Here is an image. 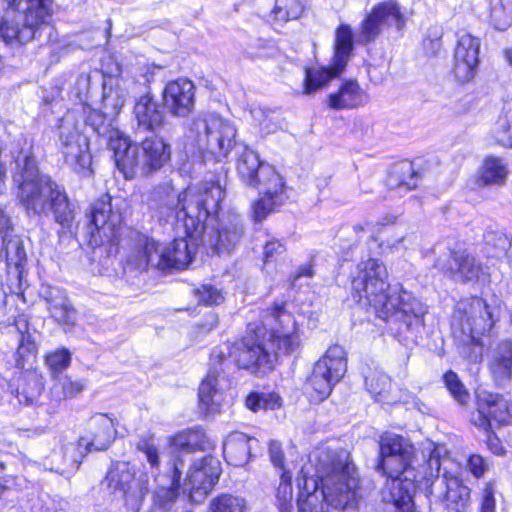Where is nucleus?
Listing matches in <instances>:
<instances>
[{
	"instance_id": "obj_61",
	"label": "nucleus",
	"mask_w": 512,
	"mask_h": 512,
	"mask_svg": "<svg viewBox=\"0 0 512 512\" xmlns=\"http://www.w3.org/2000/svg\"><path fill=\"white\" fill-rule=\"evenodd\" d=\"M401 171L405 174H409V181L401 180L399 182V187L404 188L406 190H411L417 187V175L413 171V168L410 164H407L401 168Z\"/></svg>"
},
{
	"instance_id": "obj_47",
	"label": "nucleus",
	"mask_w": 512,
	"mask_h": 512,
	"mask_svg": "<svg viewBox=\"0 0 512 512\" xmlns=\"http://www.w3.org/2000/svg\"><path fill=\"white\" fill-rule=\"evenodd\" d=\"M137 449L144 455L153 477L155 478V475L161 474L159 471L160 452L155 438L153 436L141 438L137 444Z\"/></svg>"
},
{
	"instance_id": "obj_13",
	"label": "nucleus",
	"mask_w": 512,
	"mask_h": 512,
	"mask_svg": "<svg viewBox=\"0 0 512 512\" xmlns=\"http://www.w3.org/2000/svg\"><path fill=\"white\" fill-rule=\"evenodd\" d=\"M353 32L349 25L341 24L335 32L333 56L329 67L306 69L305 93H313L339 76L353 53Z\"/></svg>"
},
{
	"instance_id": "obj_11",
	"label": "nucleus",
	"mask_w": 512,
	"mask_h": 512,
	"mask_svg": "<svg viewBox=\"0 0 512 512\" xmlns=\"http://www.w3.org/2000/svg\"><path fill=\"white\" fill-rule=\"evenodd\" d=\"M15 327L19 332V344L15 352V364L19 369L25 370V384L17 390V399L24 405L34 404L42 390L43 384L35 371H32L36 362L38 347L33 335L29 331V324L24 316L15 320Z\"/></svg>"
},
{
	"instance_id": "obj_6",
	"label": "nucleus",
	"mask_w": 512,
	"mask_h": 512,
	"mask_svg": "<svg viewBox=\"0 0 512 512\" xmlns=\"http://www.w3.org/2000/svg\"><path fill=\"white\" fill-rule=\"evenodd\" d=\"M154 216L166 223H182L188 237L196 238L206 229L209 216L218 212L225 191L219 182H206L176 192L170 184L154 190Z\"/></svg>"
},
{
	"instance_id": "obj_40",
	"label": "nucleus",
	"mask_w": 512,
	"mask_h": 512,
	"mask_svg": "<svg viewBox=\"0 0 512 512\" xmlns=\"http://www.w3.org/2000/svg\"><path fill=\"white\" fill-rule=\"evenodd\" d=\"M384 235V239L379 243L380 252L383 255L405 251L412 246V236L398 228L387 227Z\"/></svg>"
},
{
	"instance_id": "obj_45",
	"label": "nucleus",
	"mask_w": 512,
	"mask_h": 512,
	"mask_svg": "<svg viewBox=\"0 0 512 512\" xmlns=\"http://www.w3.org/2000/svg\"><path fill=\"white\" fill-rule=\"evenodd\" d=\"M2 245L5 247L8 268L14 266L21 273L27 259L22 240L18 236L12 235L6 239V242H2Z\"/></svg>"
},
{
	"instance_id": "obj_39",
	"label": "nucleus",
	"mask_w": 512,
	"mask_h": 512,
	"mask_svg": "<svg viewBox=\"0 0 512 512\" xmlns=\"http://www.w3.org/2000/svg\"><path fill=\"white\" fill-rule=\"evenodd\" d=\"M491 372L495 380L502 384L508 381L512 375V343L503 342L497 354L490 364Z\"/></svg>"
},
{
	"instance_id": "obj_54",
	"label": "nucleus",
	"mask_w": 512,
	"mask_h": 512,
	"mask_svg": "<svg viewBox=\"0 0 512 512\" xmlns=\"http://www.w3.org/2000/svg\"><path fill=\"white\" fill-rule=\"evenodd\" d=\"M194 294L198 301L205 305H219L224 301L222 291L211 284L201 285L194 290Z\"/></svg>"
},
{
	"instance_id": "obj_23",
	"label": "nucleus",
	"mask_w": 512,
	"mask_h": 512,
	"mask_svg": "<svg viewBox=\"0 0 512 512\" xmlns=\"http://www.w3.org/2000/svg\"><path fill=\"white\" fill-rule=\"evenodd\" d=\"M184 463L176 457L172 463H168L163 474L155 475L157 485L154 492V503L163 511H170L178 498L181 486V474Z\"/></svg>"
},
{
	"instance_id": "obj_35",
	"label": "nucleus",
	"mask_w": 512,
	"mask_h": 512,
	"mask_svg": "<svg viewBox=\"0 0 512 512\" xmlns=\"http://www.w3.org/2000/svg\"><path fill=\"white\" fill-rule=\"evenodd\" d=\"M134 116L138 129L155 131L164 123V114L158 103L149 94L141 96L134 105Z\"/></svg>"
},
{
	"instance_id": "obj_52",
	"label": "nucleus",
	"mask_w": 512,
	"mask_h": 512,
	"mask_svg": "<svg viewBox=\"0 0 512 512\" xmlns=\"http://www.w3.org/2000/svg\"><path fill=\"white\" fill-rule=\"evenodd\" d=\"M443 380L448 391L458 403L465 404L468 402L469 393L455 372H446L443 376Z\"/></svg>"
},
{
	"instance_id": "obj_1",
	"label": "nucleus",
	"mask_w": 512,
	"mask_h": 512,
	"mask_svg": "<svg viewBox=\"0 0 512 512\" xmlns=\"http://www.w3.org/2000/svg\"><path fill=\"white\" fill-rule=\"evenodd\" d=\"M378 468L386 476L381 490L382 501L391 504L393 512H414L413 493L416 483L429 482L438 477L442 463L443 447L430 443L422 451L423 464H419L411 441L401 435L385 433L380 437Z\"/></svg>"
},
{
	"instance_id": "obj_34",
	"label": "nucleus",
	"mask_w": 512,
	"mask_h": 512,
	"mask_svg": "<svg viewBox=\"0 0 512 512\" xmlns=\"http://www.w3.org/2000/svg\"><path fill=\"white\" fill-rule=\"evenodd\" d=\"M169 443L172 448V457L169 463H172L176 457L184 461L182 458L183 453L206 450L210 447L205 432L200 428L181 431L175 436L170 437ZM183 463L185 464V462Z\"/></svg>"
},
{
	"instance_id": "obj_53",
	"label": "nucleus",
	"mask_w": 512,
	"mask_h": 512,
	"mask_svg": "<svg viewBox=\"0 0 512 512\" xmlns=\"http://www.w3.org/2000/svg\"><path fill=\"white\" fill-rule=\"evenodd\" d=\"M70 363L71 354L65 348L57 349L46 356V364L53 375L67 369L70 366Z\"/></svg>"
},
{
	"instance_id": "obj_18",
	"label": "nucleus",
	"mask_w": 512,
	"mask_h": 512,
	"mask_svg": "<svg viewBox=\"0 0 512 512\" xmlns=\"http://www.w3.org/2000/svg\"><path fill=\"white\" fill-rule=\"evenodd\" d=\"M225 361L223 351L218 354L213 353L207 375L200 383L198 389L199 405L205 413L218 411L224 392L230 386V379L224 368Z\"/></svg>"
},
{
	"instance_id": "obj_21",
	"label": "nucleus",
	"mask_w": 512,
	"mask_h": 512,
	"mask_svg": "<svg viewBox=\"0 0 512 512\" xmlns=\"http://www.w3.org/2000/svg\"><path fill=\"white\" fill-rule=\"evenodd\" d=\"M477 405V410L472 413L471 422L485 433L492 430V421L507 424L512 419V405L500 394L480 391L477 394Z\"/></svg>"
},
{
	"instance_id": "obj_8",
	"label": "nucleus",
	"mask_w": 512,
	"mask_h": 512,
	"mask_svg": "<svg viewBox=\"0 0 512 512\" xmlns=\"http://www.w3.org/2000/svg\"><path fill=\"white\" fill-rule=\"evenodd\" d=\"M54 0H0L10 8L0 18V39L8 45H25L37 38L53 15Z\"/></svg>"
},
{
	"instance_id": "obj_17",
	"label": "nucleus",
	"mask_w": 512,
	"mask_h": 512,
	"mask_svg": "<svg viewBox=\"0 0 512 512\" xmlns=\"http://www.w3.org/2000/svg\"><path fill=\"white\" fill-rule=\"evenodd\" d=\"M111 196L106 194L95 201L91 208V225L89 227V245L101 247L116 245L119 240L122 213L114 210Z\"/></svg>"
},
{
	"instance_id": "obj_56",
	"label": "nucleus",
	"mask_w": 512,
	"mask_h": 512,
	"mask_svg": "<svg viewBox=\"0 0 512 512\" xmlns=\"http://www.w3.org/2000/svg\"><path fill=\"white\" fill-rule=\"evenodd\" d=\"M468 470L477 478H480L486 472L488 465L485 459L480 455H471L467 464Z\"/></svg>"
},
{
	"instance_id": "obj_28",
	"label": "nucleus",
	"mask_w": 512,
	"mask_h": 512,
	"mask_svg": "<svg viewBox=\"0 0 512 512\" xmlns=\"http://www.w3.org/2000/svg\"><path fill=\"white\" fill-rule=\"evenodd\" d=\"M139 147L145 176L158 171L170 160V145L161 137H147Z\"/></svg>"
},
{
	"instance_id": "obj_5",
	"label": "nucleus",
	"mask_w": 512,
	"mask_h": 512,
	"mask_svg": "<svg viewBox=\"0 0 512 512\" xmlns=\"http://www.w3.org/2000/svg\"><path fill=\"white\" fill-rule=\"evenodd\" d=\"M264 326L247 333L230 350V357L239 368L271 369L277 353L292 354L300 347L299 327L294 316L285 309V302H275L263 316Z\"/></svg>"
},
{
	"instance_id": "obj_27",
	"label": "nucleus",
	"mask_w": 512,
	"mask_h": 512,
	"mask_svg": "<svg viewBox=\"0 0 512 512\" xmlns=\"http://www.w3.org/2000/svg\"><path fill=\"white\" fill-rule=\"evenodd\" d=\"M85 453L78 442L59 441L49 454L46 466L49 470L68 475L76 471Z\"/></svg>"
},
{
	"instance_id": "obj_2",
	"label": "nucleus",
	"mask_w": 512,
	"mask_h": 512,
	"mask_svg": "<svg viewBox=\"0 0 512 512\" xmlns=\"http://www.w3.org/2000/svg\"><path fill=\"white\" fill-rule=\"evenodd\" d=\"M298 479V512H327L343 508L354 500L359 477L350 452L346 449L318 448L309 455V463Z\"/></svg>"
},
{
	"instance_id": "obj_20",
	"label": "nucleus",
	"mask_w": 512,
	"mask_h": 512,
	"mask_svg": "<svg viewBox=\"0 0 512 512\" xmlns=\"http://www.w3.org/2000/svg\"><path fill=\"white\" fill-rule=\"evenodd\" d=\"M396 27L402 30L405 18L398 4L392 0L375 5L360 24L358 41L369 43L374 41L386 28Z\"/></svg>"
},
{
	"instance_id": "obj_24",
	"label": "nucleus",
	"mask_w": 512,
	"mask_h": 512,
	"mask_svg": "<svg viewBox=\"0 0 512 512\" xmlns=\"http://www.w3.org/2000/svg\"><path fill=\"white\" fill-rule=\"evenodd\" d=\"M116 435L115 420L108 414L97 413L87 422V428L78 444L86 454L89 451L107 449Z\"/></svg>"
},
{
	"instance_id": "obj_60",
	"label": "nucleus",
	"mask_w": 512,
	"mask_h": 512,
	"mask_svg": "<svg viewBox=\"0 0 512 512\" xmlns=\"http://www.w3.org/2000/svg\"><path fill=\"white\" fill-rule=\"evenodd\" d=\"M10 236H12L10 217L0 209V241L6 242V239Z\"/></svg>"
},
{
	"instance_id": "obj_26",
	"label": "nucleus",
	"mask_w": 512,
	"mask_h": 512,
	"mask_svg": "<svg viewBox=\"0 0 512 512\" xmlns=\"http://www.w3.org/2000/svg\"><path fill=\"white\" fill-rule=\"evenodd\" d=\"M480 40L469 33L458 35L454 52V74L460 82H469L476 74L479 63Z\"/></svg>"
},
{
	"instance_id": "obj_19",
	"label": "nucleus",
	"mask_w": 512,
	"mask_h": 512,
	"mask_svg": "<svg viewBox=\"0 0 512 512\" xmlns=\"http://www.w3.org/2000/svg\"><path fill=\"white\" fill-rule=\"evenodd\" d=\"M221 474L220 461L213 456H204L193 461L186 478L181 482L183 493L191 501L201 502L213 489Z\"/></svg>"
},
{
	"instance_id": "obj_48",
	"label": "nucleus",
	"mask_w": 512,
	"mask_h": 512,
	"mask_svg": "<svg viewBox=\"0 0 512 512\" xmlns=\"http://www.w3.org/2000/svg\"><path fill=\"white\" fill-rule=\"evenodd\" d=\"M85 385L83 380L73 381L71 378L64 376L54 384L52 393L57 400L72 398L81 393Z\"/></svg>"
},
{
	"instance_id": "obj_31",
	"label": "nucleus",
	"mask_w": 512,
	"mask_h": 512,
	"mask_svg": "<svg viewBox=\"0 0 512 512\" xmlns=\"http://www.w3.org/2000/svg\"><path fill=\"white\" fill-rule=\"evenodd\" d=\"M242 234L240 217L236 214H228L220 219L216 235L209 241L218 253L229 252L239 242Z\"/></svg>"
},
{
	"instance_id": "obj_30",
	"label": "nucleus",
	"mask_w": 512,
	"mask_h": 512,
	"mask_svg": "<svg viewBox=\"0 0 512 512\" xmlns=\"http://www.w3.org/2000/svg\"><path fill=\"white\" fill-rule=\"evenodd\" d=\"M258 440L245 433L235 431L230 433L223 442V455L227 463L240 467L248 463L252 449L257 446Z\"/></svg>"
},
{
	"instance_id": "obj_64",
	"label": "nucleus",
	"mask_w": 512,
	"mask_h": 512,
	"mask_svg": "<svg viewBox=\"0 0 512 512\" xmlns=\"http://www.w3.org/2000/svg\"><path fill=\"white\" fill-rule=\"evenodd\" d=\"M246 406L251 411L257 412L261 410L260 393L253 392L246 398Z\"/></svg>"
},
{
	"instance_id": "obj_9",
	"label": "nucleus",
	"mask_w": 512,
	"mask_h": 512,
	"mask_svg": "<svg viewBox=\"0 0 512 512\" xmlns=\"http://www.w3.org/2000/svg\"><path fill=\"white\" fill-rule=\"evenodd\" d=\"M191 261L192 252L185 238L175 239L165 245L140 235L130 248L126 266L139 271L149 267L167 271L184 269Z\"/></svg>"
},
{
	"instance_id": "obj_7",
	"label": "nucleus",
	"mask_w": 512,
	"mask_h": 512,
	"mask_svg": "<svg viewBox=\"0 0 512 512\" xmlns=\"http://www.w3.org/2000/svg\"><path fill=\"white\" fill-rule=\"evenodd\" d=\"M237 173L246 185L259 191V199L252 203L255 221H263L286 201L284 178L273 166L261 162L255 151L243 150L237 159Z\"/></svg>"
},
{
	"instance_id": "obj_3",
	"label": "nucleus",
	"mask_w": 512,
	"mask_h": 512,
	"mask_svg": "<svg viewBox=\"0 0 512 512\" xmlns=\"http://www.w3.org/2000/svg\"><path fill=\"white\" fill-rule=\"evenodd\" d=\"M10 171L17 187V199L29 217L53 214L55 221L69 228L75 217L74 205L61 185L40 172L32 141L19 139L11 149Z\"/></svg>"
},
{
	"instance_id": "obj_29",
	"label": "nucleus",
	"mask_w": 512,
	"mask_h": 512,
	"mask_svg": "<svg viewBox=\"0 0 512 512\" xmlns=\"http://www.w3.org/2000/svg\"><path fill=\"white\" fill-rule=\"evenodd\" d=\"M368 102V94L354 80L343 82L336 92L328 95L326 100L327 107L337 111L355 109Z\"/></svg>"
},
{
	"instance_id": "obj_22",
	"label": "nucleus",
	"mask_w": 512,
	"mask_h": 512,
	"mask_svg": "<svg viewBox=\"0 0 512 512\" xmlns=\"http://www.w3.org/2000/svg\"><path fill=\"white\" fill-rule=\"evenodd\" d=\"M107 145L113 152L117 169L126 179L145 177L139 144L133 143L120 130H112Z\"/></svg>"
},
{
	"instance_id": "obj_16",
	"label": "nucleus",
	"mask_w": 512,
	"mask_h": 512,
	"mask_svg": "<svg viewBox=\"0 0 512 512\" xmlns=\"http://www.w3.org/2000/svg\"><path fill=\"white\" fill-rule=\"evenodd\" d=\"M347 371L345 350L339 345L330 346L315 363L307 385L315 392L318 400L327 398L334 386Z\"/></svg>"
},
{
	"instance_id": "obj_15",
	"label": "nucleus",
	"mask_w": 512,
	"mask_h": 512,
	"mask_svg": "<svg viewBox=\"0 0 512 512\" xmlns=\"http://www.w3.org/2000/svg\"><path fill=\"white\" fill-rule=\"evenodd\" d=\"M59 142L65 163L76 173L90 176L92 174V156L89 150V141L79 131L73 113H67L61 120Z\"/></svg>"
},
{
	"instance_id": "obj_41",
	"label": "nucleus",
	"mask_w": 512,
	"mask_h": 512,
	"mask_svg": "<svg viewBox=\"0 0 512 512\" xmlns=\"http://www.w3.org/2000/svg\"><path fill=\"white\" fill-rule=\"evenodd\" d=\"M491 138L504 147H512V103L503 108L491 129Z\"/></svg>"
},
{
	"instance_id": "obj_42",
	"label": "nucleus",
	"mask_w": 512,
	"mask_h": 512,
	"mask_svg": "<svg viewBox=\"0 0 512 512\" xmlns=\"http://www.w3.org/2000/svg\"><path fill=\"white\" fill-rule=\"evenodd\" d=\"M489 23L499 31L512 24V0H490Z\"/></svg>"
},
{
	"instance_id": "obj_12",
	"label": "nucleus",
	"mask_w": 512,
	"mask_h": 512,
	"mask_svg": "<svg viewBox=\"0 0 512 512\" xmlns=\"http://www.w3.org/2000/svg\"><path fill=\"white\" fill-rule=\"evenodd\" d=\"M494 322L487 303L481 298L471 297L457 303L452 328L455 334L460 333L464 343L474 344L479 342L481 335L490 331Z\"/></svg>"
},
{
	"instance_id": "obj_4",
	"label": "nucleus",
	"mask_w": 512,
	"mask_h": 512,
	"mask_svg": "<svg viewBox=\"0 0 512 512\" xmlns=\"http://www.w3.org/2000/svg\"><path fill=\"white\" fill-rule=\"evenodd\" d=\"M385 265L368 258L358 263L352 279L354 299L362 306L372 307L385 321L402 322L410 329L421 325L426 307L400 286L389 287Z\"/></svg>"
},
{
	"instance_id": "obj_43",
	"label": "nucleus",
	"mask_w": 512,
	"mask_h": 512,
	"mask_svg": "<svg viewBox=\"0 0 512 512\" xmlns=\"http://www.w3.org/2000/svg\"><path fill=\"white\" fill-rule=\"evenodd\" d=\"M303 11L304 6L300 0H275L271 14L277 23L283 24L298 19Z\"/></svg>"
},
{
	"instance_id": "obj_49",
	"label": "nucleus",
	"mask_w": 512,
	"mask_h": 512,
	"mask_svg": "<svg viewBox=\"0 0 512 512\" xmlns=\"http://www.w3.org/2000/svg\"><path fill=\"white\" fill-rule=\"evenodd\" d=\"M365 385L374 397H382L389 392L391 380L384 372L374 370L365 376Z\"/></svg>"
},
{
	"instance_id": "obj_38",
	"label": "nucleus",
	"mask_w": 512,
	"mask_h": 512,
	"mask_svg": "<svg viewBox=\"0 0 512 512\" xmlns=\"http://www.w3.org/2000/svg\"><path fill=\"white\" fill-rule=\"evenodd\" d=\"M508 175V168L503 159L488 156L479 169L480 186L502 185Z\"/></svg>"
},
{
	"instance_id": "obj_44",
	"label": "nucleus",
	"mask_w": 512,
	"mask_h": 512,
	"mask_svg": "<svg viewBox=\"0 0 512 512\" xmlns=\"http://www.w3.org/2000/svg\"><path fill=\"white\" fill-rule=\"evenodd\" d=\"M208 512H248V505L240 496L221 494L211 500Z\"/></svg>"
},
{
	"instance_id": "obj_50",
	"label": "nucleus",
	"mask_w": 512,
	"mask_h": 512,
	"mask_svg": "<svg viewBox=\"0 0 512 512\" xmlns=\"http://www.w3.org/2000/svg\"><path fill=\"white\" fill-rule=\"evenodd\" d=\"M487 245L491 246L494 251L493 257L510 259L512 254L510 248L512 240L502 232H489L485 236Z\"/></svg>"
},
{
	"instance_id": "obj_55",
	"label": "nucleus",
	"mask_w": 512,
	"mask_h": 512,
	"mask_svg": "<svg viewBox=\"0 0 512 512\" xmlns=\"http://www.w3.org/2000/svg\"><path fill=\"white\" fill-rule=\"evenodd\" d=\"M495 490L492 483H486L481 496L479 512H496Z\"/></svg>"
},
{
	"instance_id": "obj_51",
	"label": "nucleus",
	"mask_w": 512,
	"mask_h": 512,
	"mask_svg": "<svg viewBox=\"0 0 512 512\" xmlns=\"http://www.w3.org/2000/svg\"><path fill=\"white\" fill-rule=\"evenodd\" d=\"M86 115V122L89 126L92 127V129L102 137H105L107 139V144L109 143V134L112 130H117L116 128H113L110 124H106V118L108 117L106 114H104V111H97L94 109H89L88 111H85Z\"/></svg>"
},
{
	"instance_id": "obj_62",
	"label": "nucleus",
	"mask_w": 512,
	"mask_h": 512,
	"mask_svg": "<svg viewBox=\"0 0 512 512\" xmlns=\"http://www.w3.org/2000/svg\"><path fill=\"white\" fill-rule=\"evenodd\" d=\"M423 46L426 51H431L432 53L439 51L441 48V32L436 29L434 38H426L423 41Z\"/></svg>"
},
{
	"instance_id": "obj_32",
	"label": "nucleus",
	"mask_w": 512,
	"mask_h": 512,
	"mask_svg": "<svg viewBox=\"0 0 512 512\" xmlns=\"http://www.w3.org/2000/svg\"><path fill=\"white\" fill-rule=\"evenodd\" d=\"M440 484L445 486L441 497L445 508L451 512H465L470 504V489L447 472L443 474Z\"/></svg>"
},
{
	"instance_id": "obj_58",
	"label": "nucleus",
	"mask_w": 512,
	"mask_h": 512,
	"mask_svg": "<svg viewBox=\"0 0 512 512\" xmlns=\"http://www.w3.org/2000/svg\"><path fill=\"white\" fill-rule=\"evenodd\" d=\"M269 455L274 466L279 467L283 471L284 455L280 443L277 441L270 442Z\"/></svg>"
},
{
	"instance_id": "obj_57",
	"label": "nucleus",
	"mask_w": 512,
	"mask_h": 512,
	"mask_svg": "<svg viewBox=\"0 0 512 512\" xmlns=\"http://www.w3.org/2000/svg\"><path fill=\"white\" fill-rule=\"evenodd\" d=\"M261 410H274L281 406V398L276 393H260Z\"/></svg>"
},
{
	"instance_id": "obj_59",
	"label": "nucleus",
	"mask_w": 512,
	"mask_h": 512,
	"mask_svg": "<svg viewBox=\"0 0 512 512\" xmlns=\"http://www.w3.org/2000/svg\"><path fill=\"white\" fill-rule=\"evenodd\" d=\"M284 251L285 248L279 241H269L264 247V259L266 262H269L274 258L275 255H280Z\"/></svg>"
},
{
	"instance_id": "obj_63",
	"label": "nucleus",
	"mask_w": 512,
	"mask_h": 512,
	"mask_svg": "<svg viewBox=\"0 0 512 512\" xmlns=\"http://www.w3.org/2000/svg\"><path fill=\"white\" fill-rule=\"evenodd\" d=\"M314 275V271L312 268V265L308 264L305 266L300 267L294 276L291 278V284L294 286L298 279L301 277H308L311 278Z\"/></svg>"
},
{
	"instance_id": "obj_37",
	"label": "nucleus",
	"mask_w": 512,
	"mask_h": 512,
	"mask_svg": "<svg viewBox=\"0 0 512 512\" xmlns=\"http://www.w3.org/2000/svg\"><path fill=\"white\" fill-rule=\"evenodd\" d=\"M127 91L122 87L119 79L110 78L103 83L102 109L109 117L117 116L125 102Z\"/></svg>"
},
{
	"instance_id": "obj_14",
	"label": "nucleus",
	"mask_w": 512,
	"mask_h": 512,
	"mask_svg": "<svg viewBox=\"0 0 512 512\" xmlns=\"http://www.w3.org/2000/svg\"><path fill=\"white\" fill-rule=\"evenodd\" d=\"M107 486L113 493L124 498L125 504L133 511L140 509L148 492L149 477L146 473L137 475L136 467L126 461L114 463L106 476Z\"/></svg>"
},
{
	"instance_id": "obj_33",
	"label": "nucleus",
	"mask_w": 512,
	"mask_h": 512,
	"mask_svg": "<svg viewBox=\"0 0 512 512\" xmlns=\"http://www.w3.org/2000/svg\"><path fill=\"white\" fill-rule=\"evenodd\" d=\"M47 308L51 317L65 330L72 329L77 321V311L67 295L60 289H51L46 296Z\"/></svg>"
},
{
	"instance_id": "obj_46",
	"label": "nucleus",
	"mask_w": 512,
	"mask_h": 512,
	"mask_svg": "<svg viewBox=\"0 0 512 512\" xmlns=\"http://www.w3.org/2000/svg\"><path fill=\"white\" fill-rule=\"evenodd\" d=\"M292 475L289 471L283 470L280 475V482L276 489L277 505L280 512H290L292 507L293 489Z\"/></svg>"
},
{
	"instance_id": "obj_36",
	"label": "nucleus",
	"mask_w": 512,
	"mask_h": 512,
	"mask_svg": "<svg viewBox=\"0 0 512 512\" xmlns=\"http://www.w3.org/2000/svg\"><path fill=\"white\" fill-rule=\"evenodd\" d=\"M449 268L453 277L462 282L478 281L483 274L482 266L475 258L464 253H454Z\"/></svg>"
},
{
	"instance_id": "obj_25",
	"label": "nucleus",
	"mask_w": 512,
	"mask_h": 512,
	"mask_svg": "<svg viewBox=\"0 0 512 512\" xmlns=\"http://www.w3.org/2000/svg\"><path fill=\"white\" fill-rule=\"evenodd\" d=\"M195 90L194 83L188 79L168 82L162 94L164 107L175 117H187L194 110Z\"/></svg>"
},
{
	"instance_id": "obj_10",
	"label": "nucleus",
	"mask_w": 512,
	"mask_h": 512,
	"mask_svg": "<svg viewBox=\"0 0 512 512\" xmlns=\"http://www.w3.org/2000/svg\"><path fill=\"white\" fill-rule=\"evenodd\" d=\"M235 137L234 125L213 114L193 119L187 131V138L192 144L223 157L233 148Z\"/></svg>"
}]
</instances>
